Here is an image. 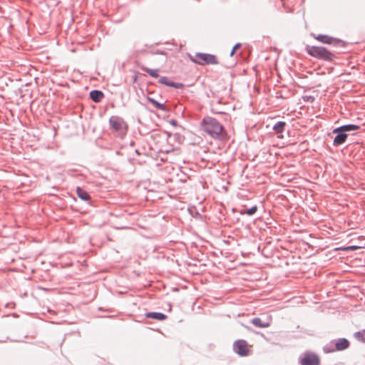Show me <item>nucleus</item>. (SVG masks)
Wrapping results in <instances>:
<instances>
[{
  "instance_id": "f257e3e1",
  "label": "nucleus",
  "mask_w": 365,
  "mask_h": 365,
  "mask_svg": "<svg viewBox=\"0 0 365 365\" xmlns=\"http://www.w3.org/2000/svg\"><path fill=\"white\" fill-rule=\"evenodd\" d=\"M202 130L214 139H223L227 133L221 123L215 118L206 116L201 121Z\"/></svg>"
},
{
  "instance_id": "f03ea898",
  "label": "nucleus",
  "mask_w": 365,
  "mask_h": 365,
  "mask_svg": "<svg viewBox=\"0 0 365 365\" xmlns=\"http://www.w3.org/2000/svg\"><path fill=\"white\" fill-rule=\"evenodd\" d=\"M306 51L311 56L325 61H331L335 57L333 53L322 46H307Z\"/></svg>"
},
{
  "instance_id": "7ed1b4c3",
  "label": "nucleus",
  "mask_w": 365,
  "mask_h": 365,
  "mask_svg": "<svg viewBox=\"0 0 365 365\" xmlns=\"http://www.w3.org/2000/svg\"><path fill=\"white\" fill-rule=\"evenodd\" d=\"M109 125L113 131L117 133L118 135L122 138L127 133L128 125L126 122L120 116H111L109 118Z\"/></svg>"
},
{
  "instance_id": "20e7f679",
  "label": "nucleus",
  "mask_w": 365,
  "mask_h": 365,
  "mask_svg": "<svg viewBox=\"0 0 365 365\" xmlns=\"http://www.w3.org/2000/svg\"><path fill=\"white\" fill-rule=\"evenodd\" d=\"M190 60L196 64L199 65H216L219 62L215 55L204 53H196L195 58L190 56Z\"/></svg>"
},
{
  "instance_id": "39448f33",
  "label": "nucleus",
  "mask_w": 365,
  "mask_h": 365,
  "mask_svg": "<svg viewBox=\"0 0 365 365\" xmlns=\"http://www.w3.org/2000/svg\"><path fill=\"white\" fill-rule=\"evenodd\" d=\"M350 343L349 341L345 339V338H339L338 339L335 344L334 346L335 348H332L331 345H327L324 347V351L327 353H330L332 351H343L349 347Z\"/></svg>"
},
{
  "instance_id": "423d86ee",
  "label": "nucleus",
  "mask_w": 365,
  "mask_h": 365,
  "mask_svg": "<svg viewBox=\"0 0 365 365\" xmlns=\"http://www.w3.org/2000/svg\"><path fill=\"white\" fill-rule=\"evenodd\" d=\"M346 129H348V128H342L341 126H339L333 130V133L336 134L333 141L334 146H339L346 142L348 138L346 133H345Z\"/></svg>"
},
{
  "instance_id": "0eeeda50",
  "label": "nucleus",
  "mask_w": 365,
  "mask_h": 365,
  "mask_svg": "<svg viewBox=\"0 0 365 365\" xmlns=\"http://www.w3.org/2000/svg\"><path fill=\"white\" fill-rule=\"evenodd\" d=\"M299 363L301 365H319L320 359L319 356L312 352H305L304 356L300 358Z\"/></svg>"
},
{
  "instance_id": "6e6552de",
  "label": "nucleus",
  "mask_w": 365,
  "mask_h": 365,
  "mask_svg": "<svg viewBox=\"0 0 365 365\" xmlns=\"http://www.w3.org/2000/svg\"><path fill=\"white\" fill-rule=\"evenodd\" d=\"M233 349L235 353L241 356H245L249 354L247 342L244 339H240L234 342Z\"/></svg>"
},
{
  "instance_id": "1a4fd4ad",
  "label": "nucleus",
  "mask_w": 365,
  "mask_h": 365,
  "mask_svg": "<svg viewBox=\"0 0 365 365\" xmlns=\"http://www.w3.org/2000/svg\"><path fill=\"white\" fill-rule=\"evenodd\" d=\"M313 36L317 41L326 44H338L341 42L339 39L335 38L327 35L319 34L316 36L313 34Z\"/></svg>"
},
{
  "instance_id": "9d476101",
  "label": "nucleus",
  "mask_w": 365,
  "mask_h": 365,
  "mask_svg": "<svg viewBox=\"0 0 365 365\" xmlns=\"http://www.w3.org/2000/svg\"><path fill=\"white\" fill-rule=\"evenodd\" d=\"M159 83L167 86L173 87L177 89H180L184 88V85L182 83L174 82L169 79V78L166 76H161L159 78Z\"/></svg>"
},
{
  "instance_id": "9b49d317",
  "label": "nucleus",
  "mask_w": 365,
  "mask_h": 365,
  "mask_svg": "<svg viewBox=\"0 0 365 365\" xmlns=\"http://www.w3.org/2000/svg\"><path fill=\"white\" fill-rule=\"evenodd\" d=\"M90 98L95 103H99L104 98V93L99 90H93L89 93Z\"/></svg>"
},
{
  "instance_id": "f8f14e48",
  "label": "nucleus",
  "mask_w": 365,
  "mask_h": 365,
  "mask_svg": "<svg viewBox=\"0 0 365 365\" xmlns=\"http://www.w3.org/2000/svg\"><path fill=\"white\" fill-rule=\"evenodd\" d=\"M146 318H150L158 321H163L167 319V316L161 312H147L145 314Z\"/></svg>"
},
{
  "instance_id": "ddd939ff",
  "label": "nucleus",
  "mask_w": 365,
  "mask_h": 365,
  "mask_svg": "<svg viewBox=\"0 0 365 365\" xmlns=\"http://www.w3.org/2000/svg\"><path fill=\"white\" fill-rule=\"evenodd\" d=\"M251 323L259 328H267L270 326V322L268 321L262 322V320L259 317H255L251 320Z\"/></svg>"
},
{
  "instance_id": "4468645a",
  "label": "nucleus",
  "mask_w": 365,
  "mask_h": 365,
  "mask_svg": "<svg viewBox=\"0 0 365 365\" xmlns=\"http://www.w3.org/2000/svg\"><path fill=\"white\" fill-rule=\"evenodd\" d=\"M341 128H348V129L345 130V133H346L347 136H349V135H354L355 132H356L357 130H359L361 128V127L359 125H354V124L344 125H341Z\"/></svg>"
},
{
  "instance_id": "2eb2a0df",
  "label": "nucleus",
  "mask_w": 365,
  "mask_h": 365,
  "mask_svg": "<svg viewBox=\"0 0 365 365\" xmlns=\"http://www.w3.org/2000/svg\"><path fill=\"white\" fill-rule=\"evenodd\" d=\"M76 194H77L78 197L79 198H81L82 200L88 202L91 200V196L88 193V192H86L85 190H83V188H81L80 187H77Z\"/></svg>"
},
{
  "instance_id": "dca6fc26",
  "label": "nucleus",
  "mask_w": 365,
  "mask_h": 365,
  "mask_svg": "<svg viewBox=\"0 0 365 365\" xmlns=\"http://www.w3.org/2000/svg\"><path fill=\"white\" fill-rule=\"evenodd\" d=\"M287 123L284 121H278L272 127L277 134H281L284 131Z\"/></svg>"
},
{
  "instance_id": "f3484780",
  "label": "nucleus",
  "mask_w": 365,
  "mask_h": 365,
  "mask_svg": "<svg viewBox=\"0 0 365 365\" xmlns=\"http://www.w3.org/2000/svg\"><path fill=\"white\" fill-rule=\"evenodd\" d=\"M140 68L148 73L149 75H150L152 77H154V78H158L159 76L158 75V69H151V68H149L145 66H140Z\"/></svg>"
},
{
  "instance_id": "a211bd4d",
  "label": "nucleus",
  "mask_w": 365,
  "mask_h": 365,
  "mask_svg": "<svg viewBox=\"0 0 365 365\" xmlns=\"http://www.w3.org/2000/svg\"><path fill=\"white\" fill-rule=\"evenodd\" d=\"M148 101L150 103H151L156 108L160 109V110H163V111H166L167 110V108H166V106L163 103H159L158 101H157L154 98L148 97Z\"/></svg>"
},
{
  "instance_id": "6ab92c4d",
  "label": "nucleus",
  "mask_w": 365,
  "mask_h": 365,
  "mask_svg": "<svg viewBox=\"0 0 365 365\" xmlns=\"http://www.w3.org/2000/svg\"><path fill=\"white\" fill-rule=\"evenodd\" d=\"M257 210V206L255 205L249 209H245L241 211V214H247V215H253Z\"/></svg>"
},
{
  "instance_id": "aec40b11",
  "label": "nucleus",
  "mask_w": 365,
  "mask_h": 365,
  "mask_svg": "<svg viewBox=\"0 0 365 365\" xmlns=\"http://www.w3.org/2000/svg\"><path fill=\"white\" fill-rule=\"evenodd\" d=\"M354 336L358 341L365 342V330L355 332Z\"/></svg>"
},
{
  "instance_id": "412c9836",
  "label": "nucleus",
  "mask_w": 365,
  "mask_h": 365,
  "mask_svg": "<svg viewBox=\"0 0 365 365\" xmlns=\"http://www.w3.org/2000/svg\"><path fill=\"white\" fill-rule=\"evenodd\" d=\"M240 47H241V43H236V44L233 46V48H232V51H231V52H230V56H232L235 54V51H236L238 48H240Z\"/></svg>"
},
{
  "instance_id": "4be33fe9",
  "label": "nucleus",
  "mask_w": 365,
  "mask_h": 365,
  "mask_svg": "<svg viewBox=\"0 0 365 365\" xmlns=\"http://www.w3.org/2000/svg\"><path fill=\"white\" fill-rule=\"evenodd\" d=\"M358 249V247L357 246H349L347 247H346L344 250H351V251H354V250H356Z\"/></svg>"
},
{
  "instance_id": "5701e85b",
  "label": "nucleus",
  "mask_w": 365,
  "mask_h": 365,
  "mask_svg": "<svg viewBox=\"0 0 365 365\" xmlns=\"http://www.w3.org/2000/svg\"><path fill=\"white\" fill-rule=\"evenodd\" d=\"M170 124L173 125H177V122L175 120H172L170 121Z\"/></svg>"
},
{
  "instance_id": "b1692460",
  "label": "nucleus",
  "mask_w": 365,
  "mask_h": 365,
  "mask_svg": "<svg viewBox=\"0 0 365 365\" xmlns=\"http://www.w3.org/2000/svg\"><path fill=\"white\" fill-rule=\"evenodd\" d=\"M135 153L139 155H140V153L138 152V150H135Z\"/></svg>"
},
{
  "instance_id": "393cba45",
  "label": "nucleus",
  "mask_w": 365,
  "mask_h": 365,
  "mask_svg": "<svg viewBox=\"0 0 365 365\" xmlns=\"http://www.w3.org/2000/svg\"><path fill=\"white\" fill-rule=\"evenodd\" d=\"M281 1L282 2V4L284 5V0H281Z\"/></svg>"
}]
</instances>
